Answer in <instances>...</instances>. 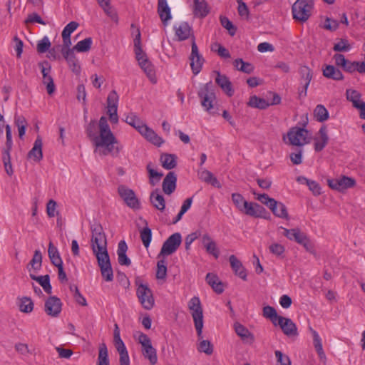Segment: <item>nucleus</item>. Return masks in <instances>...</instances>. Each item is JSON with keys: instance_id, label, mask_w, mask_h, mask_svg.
Masks as SVG:
<instances>
[{"instance_id": "nucleus-27", "label": "nucleus", "mask_w": 365, "mask_h": 365, "mask_svg": "<svg viewBox=\"0 0 365 365\" xmlns=\"http://www.w3.org/2000/svg\"><path fill=\"white\" fill-rule=\"evenodd\" d=\"M42 145L41 138L38 135L32 149L28 153V158L36 162L40 161L43 158Z\"/></svg>"}, {"instance_id": "nucleus-49", "label": "nucleus", "mask_w": 365, "mask_h": 365, "mask_svg": "<svg viewBox=\"0 0 365 365\" xmlns=\"http://www.w3.org/2000/svg\"><path fill=\"white\" fill-rule=\"evenodd\" d=\"M263 316L265 318L269 319L275 326L277 325V321L278 322L280 317L277 315L276 309L269 305L263 308Z\"/></svg>"}, {"instance_id": "nucleus-61", "label": "nucleus", "mask_w": 365, "mask_h": 365, "mask_svg": "<svg viewBox=\"0 0 365 365\" xmlns=\"http://www.w3.org/2000/svg\"><path fill=\"white\" fill-rule=\"evenodd\" d=\"M350 48V44L348 43V41L344 38H341L333 47V50L337 52L348 51Z\"/></svg>"}, {"instance_id": "nucleus-33", "label": "nucleus", "mask_w": 365, "mask_h": 365, "mask_svg": "<svg viewBox=\"0 0 365 365\" xmlns=\"http://www.w3.org/2000/svg\"><path fill=\"white\" fill-rule=\"evenodd\" d=\"M309 329L311 331V333L312 334L314 346L315 348L316 351L318 354V356H319V359L322 361H325L326 360V355H325V353H324V351L323 350L322 339H321L319 335L311 327H309Z\"/></svg>"}, {"instance_id": "nucleus-52", "label": "nucleus", "mask_w": 365, "mask_h": 365, "mask_svg": "<svg viewBox=\"0 0 365 365\" xmlns=\"http://www.w3.org/2000/svg\"><path fill=\"white\" fill-rule=\"evenodd\" d=\"M166 261L164 259H160L157 263L156 278L158 279H164L167 276Z\"/></svg>"}, {"instance_id": "nucleus-4", "label": "nucleus", "mask_w": 365, "mask_h": 365, "mask_svg": "<svg viewBox=\"0 0 365 365\" xmlns=\"http://www.w3.org/2000/svg\"><path fill=\"white\" fill-rule=\"evenodd\" d=\"M189 309H190L193 318L195 327L199 339H202L203 328V312L200 301L198 297H194L189 302Z\"/></svg>"}, {"instance_id": "nucleus-42", "label": "nucleus", "mask_w": 365, "mask_h": 365, "mask_svg": "<svg viewBox=\"0 0 365 365\" xmlns=\"http://www.w3.org/2000/svg\"><path fill=\"white\" fill-rule=\"evenodd\" d=\"M125 121L135 128L138 132L141 130V127H144L145 124L134 113H130L125 118Z\"/></svg>"}, {"instance_id": "nucleus-58", "label": "nucleus", "mask_w": 365, "mask_h": 365, "mask_svg": "<svg viewBox=\"0 0 365 365\" xmlns=\"http://www.w3.org/2000/svg\"><path fill=\"white\" fill-rule=\"evenodd\" d=\"M232 200L237 209L243 212L245 209V202H247L243 196L240 193H233L232 195Z\"/></svg>"}, {"instance_id": "nucleus-41", "label": "nucleus", "mask_w": 365, "mask_h": 365, "mask_svg": "<svg viewBox=\"0 0 365 365\" xmlns=\"http://www.w3.org/2000/svg\"><path fill=\"white\" fill-rule=\"evenodd\" d=\"M233 65L238 71L247 74H250L254 71L253 65L244 61L242 58L235 59L233 62Z\"/></svg>"}, {"instance_id": "nucleus-7", "label": "nucleus", "mask_w": 365, "mask_h": 365, "mask_svg": "<svg viewBox=\"0 0 365 365\" xmlns=\"http://www.w3.org/2000/svg\"><path fill=\"white\" fill-rule=\"evenodd\" d=\"M288 143L294 146H303L310 142L309 131L300 127H292L287 132Z\"/></svg>"}, {"instance_id": "nucleus-62", "label": "nucleus", "mask_w": 365, "mask_h": 365, "mask_svg": "<svg viewBox=\"0 0 365 365\" xmlns=\"http://www.w3.org/2000/svg\"><path fill=\"white\" fill-rule=\"evenodd\" d=\"M15 350L23 356H29L33 354V351L29 349V345L24 343L16 344Z\"/></svg>"}, {"instance_id": "nucleus-46", "label": "nucleus", "mask_w": 365, "mask_h": 365, "mask_svg": "<svg viewBox=\"0 0 365 365\" xmlns=\"http://www.w3.org/2000/svg\"><path fill=\"white\" fill-rule=\"evenodd\" d=\"M146 169L148 170L149 175V182L152 186L155 185L161 179L163 174L162 173H159L154 169L152 168V163H149Z\"/></svg>"}, {"instance_id": "nucleus-35", "label": "nucleus", "mask_w": 365, "mask_h": 365, "mask_svg": "<svg viewBox=\"0 0 365 365\" xmlns=\"http://www.w3.org/2000/svg\"><path fill=\"white\" fill-rule=\"evenodd\" d=\"M282 229H283V235L287 237L290 240H294L297 243H302L303 241V237L306 235L305 233L302 232L299 228H294V229H287L281 227Z\"/></svg>"}, {"instance_id": "nucleus-31", "label": "nucleus", "mask_w": 365, "mask_h": 365, "mask_svg": "<svg viewBox=\"0 0 365 365\" xmlns=\"http://www.w3.org/2000/svg\"><path fill=\"white\" fill-rule=\"evenodd\" d=\"M323 76L334 81H341L344 76L341 71L332 65H326L322 69Z\"/></svg>"}, {"instance_id": "nucleus-64", "label": "nucleus", "mask_w": 365, "mask_h": 365, "mask_svg": "<svg viewBox=\"0 0 365 365\" xmlns=\"http://www.w3.org/2000/svg\"><path fill=\"white\" fill-rule=\"evenodd\" d=\"M43 83L46 86L47 93L49 95H52L55 92L56 87L51 75L43 78Z\"/></svg>"}, {"instance_id": "nucleus-14", "label": "nucleus", "mask_w": 365, "mask_h": 365, "mask_svg": "<svg viewBox=\"0 0 365 365\" xmlns=\"http://www.w3.org/2000/svg\"><path fill=\"white\" fill-rule=\"evenodd\" d=\"M62 309V302L61 299L56 296L49 297L44 304V311L46 314L51 317L59 316Z\"/></svg>"}, {"instance_id": "nucleus-36", "label": "nucleus", "mask_w": 365, "mask_h": 365, "mask_svg": "<svg viewBox=\"0 0 365 365\" xmlns=\"http://www.w3.org/2000/svg\"><path fill=\"white\" fill-rule=\"evenodd\" d=\"M30 277L36 281L43 289L46 293L51 294L52 292V287L50 283V277L48 274L44 276H36L30 273Z\"/></svg>"}, {"instance_id": "nucleus-39", "label": "nucleus", "mask_w": 365, "mask_h": 365, "mask_svg": "<svg viewBox=\"0 0 365 365\" xmlns=\"http://www.w3.org/2000/svg\"><path fill=\"white\" fill-rule=\"evenodd\" d=\"M48 255L51 259V263L55 266H58L63 264L62 259L61 258L59 252L56 247L53 245V244L50 242L48 244Z\"/></svg>"}, {"instance_id": "nucleus-23", "label": "nucleus", "mask_w": 365, "mask_h": 365, "mask_svg": "<svg viewBox=\"0 0 365 365\" xmlns=\"http://www.w3.org/2000/svg\"><path fill=\"white\" fill-rule=\"evenodd\" d=\"M299 73L301 79L304 82L303 89L300 91L299 95L304 93V96H306L308 86L312 78V71L307 66H302L299 67Z\"/></svg>"}, {"instance_id": "nucleus-5", "label": "nucleus", "mask_w": 365, "mask_h": 365, "mask_svg": "<svg viewBox=\"0 0 365 365\" xmlns=\"http://www.w3.org/2000/svg\"><path fill=\"white\" fill-rule=\"evenodd\" d=\"M313 6V0H297L292 8L293 18L301 22L307 21L311 16Z\"/></svg>"}, {"instance_id": "nucleus-47", "label": "nucleus", "mask_w": 365, "mask_h": 365, "mask_svg": "<svg viewBox=\"0 0 365 365\" xmlns=\"http://www.w3.org/2000/svg\"><path fill=\"white\" fill-rule=\"evenodd\" d=\"M346 96L348 101L352 103L353 106L356 107L360 103L364 102L361 100V94L354 89H347Z\"/></svg>"}, {"instance_id": "nucleus-30", "label": "nucleus", "mask_w": 365, "mask_h": 365, "mask_svg": "<svg viewBox=\"0 0 365 365\" xmlns=\"http://www.w3.org/2000/svg\"><path fill=\"white\" fill-rule=\"evenodd\" d=\"M128 246L125 241L121 240L118 245V260L120 265L129 266L131 264L130 259L126 255Z\"/></svg>"}, {"instance_id": "nucleus-2", "label": "nucleus", "mask_w": 365, "mask_h": 365, "mask_svg": "<svg viewBox=\"0 0 365 365\" xmlns=\"http://www.w3.org/2000/svg\"><path fill=\"white\" fill-rule=\"evenodd\" d=\"M98 128L101 132V137L97 138L98 141H96V144L95 145L96 149L103 148V149L102 150H99V152L103 155L112 154L113 156H118L122 147L114 146L118 141L111 132L107 118L105 116L101 117ZM96 151H97V150H96Z\"/></svg>"}, {"instance_id": "nucleus-63", "label": "nucleus", "mask_w": 365, "mask_h": 365, "mask_svg": "<svg viewBox=\"0 0 365 365\" xmlns=\"http://www.w3.org/2000/svg\"><path fill=\"white\" fill-rule=\"evenodd\" d=\"M212 50H215V51H217V54L221 58H230V53L229 51L225 47H224L223 46H222L220 43H215L212 47Z\"/></svg>"}, {"instance_id": "nucleus-19", "label": "nucleus", "mask_w": 365, "mask_h": 365, "mask_svg": "<svg viewBox=\"0 0 365 365\" xmlns=\"http://www.w3.org/2000/svg\"><path fill=\"white\" fill-rule=\"evenodd\" d=\"M177 176L174 172H169L162 184L163 191L166 195H171L176 188Z\"/></svg>"}, {"instance_id": "nucleus-44", "label": "nucleus", "mask_w": 365, "mask_h": 365, "mask_svg": "<svg viewBox=\"0 0 365 365\" xmlns=\"http://www.w3.org/2000/svg\"><path fill=\"white\" fill-rule=\"evenodd\" d=\"M97 365H110L108 349L105 343L99 345Z\"/></svg>"}, {"instance_id": "nucleus-20", "label": "nucleus", "mask_w": 365, "mask_h": 365, "mask_svg": "<svg viewBox=\"0 0 365 365\" xmlns=\"http://www.w3.org/2000/svg\"><path fill=\"white\" fill-rule=\"evenodd\" d=\"M230 266L235 272V275L244 281L247 280V272L245 268L243 267L242 263L234 255H232L229 257Z\"/></svg>"}, {"instance_id": "nucleus-60", "label": "nucleus", "mask_w": 365, "mask_h": 365, "mask_svg": "<svg viewBox=\"0 0 365 365\" xmlns=\"http://www.w3.org/2000/svg\"><path fill=\"white\" fill-rule=\"evenodd\" d=\"M51 45L48 38L44 36L43 39L39 41L37 43V51L40 53H43L49 50Z\"/></svg>"}, {"instance_id": "nucleus-13", "label": "nucleus", "mask_w": 365, "mask_h": 365, "mask_svg": "<svg viewBox=\"0 0 365 365\" xmlns=\"http://www.w3.org/2000/svg\"><path fill=\"white\" fill-rule=\"evenodd\" d=\"M327 183L330 188L341 192L354 187L356 180L352 178L343 175L339 179H328Z\"/></svg>"}, {"instance_id": "nucleus-29", "label": "nucleus", "mask_w": 365, "mask_h": 365, "mask_svg": "<svg viewBox=\"0 0 365 365\" xmlns=\"http://www.w3.org/2000/svg\"><path fill=\"white\" fill-rule=\"evenodd\" d=\"M235 331L236 334L241 338L242 340L247 343L252 344L255 341L254 335L242 324L236 322L234 324Z\"/></svg>"}, {"instance_id": "nucleus-51", "label": "nucleus", "mask_w": 365, "mask_h": 365, "mask_svg": "<svg viewBox=\"0 0 365 365\" xmlns=\"http://www.w3.org/2000/svg\"><path fill=\"white\" fill-rule=\"evenodd\" d=\"M92 44V38L91 37L86 38L80 41L74 46L73 49L78 52H87L91 49Z\"/></svg>"}, {"instance_id": "nucleus-59", "label": "nucleus", "mask_w": 365, "mask_h": 365, "mask_svg": "<svg viewBox=\"0 0 365 365\" xmlns=\"http://www.w3.org/2000/svg\"><path fill=\"white\" fill-rule=\"evenodd\" d=\"M256 198L268 207L269 206H272V208H273L274 206L277 205V200H275L274 198L269 197V195L265 193L257 194Z\"/></svg>"}, {"instance_id": "nucleus-54", "label": "nucleus", "mask_w": 365, "mask_h": 365, "mask_svg": "<svg viewBox=\"0 0 365 365\" xmlns=\"http://www.w3.org/2000/svg\"><path fill=\"white\" fill-rule=\"evenodd\" d=\"M140 236L143 245L145 247H148L152 239L151 230L148 226H146L140 231Z\"/></svg>"}, {"instance_id": "nucleus-16", "label": "nucleus", "mask_w": 365, "mask_h": 365, "mask_svg": "<svg viewBox=\"0 0 365 365\" xmlns=\"http://www.w3.org/2000/svg\"><path fill=\"white\" fill-rule=\"evenodd\" d=\"M329 135L327 133V129L325 125L320 128L317 134L314 138V150L316 152L322 151L329 142Z\"/></svg>"}, {"instance_id": "nucleus-34", "label": "nucleus", "mask_w": 365, "mask_h": 365, "mask_svg": "<svg viewBox=\"0 0 365 365\" xmlns=\"http://www.w3.org/2000/svg\"><path fill=\"white\" fill-rule=\"evenodd\" d=\"M152 205L158 210L163 212L165 208V200L163 195L159 194V190L155 189L150 195Z\"/></svg>"}, {"instance_id": "nucleus-50", "label": "nucleus", "mask_w": 365, "mask_h": 365, "mask_svg": "<svg viewBox=\"0 0 365 365\" xmlns=\"http://www.w3.org/2000/svg\"><path fill=\"white\" fill-rule=\"evenodd\" d=\"M19 309L24 313H30L34 309V303L29 297H22L19 304Z\"/></svg>"}, {"instance_id": "nucleus-38", "label": "nucleus", "mask_w": 365, "mask_h": 365, "mask_svg": "<svg viewBox=\"0 0 365 365\" xmlns=\"http://www.w3.org/2000/svg\"><path fill=\"white\" fill-rule=\"evenodd\" d=\"M97 130L98 125L95 120H91L86 128V134L94 145L96 144V141H98L97 138L101 137V133L98 135ZM99 133L101 132L99 131Z\"/></svg>"}, {"instance_id": "nucleus-1", "label": "nucleus", "mask_w": 365, "mask_h": 365, "mask_svg": "<svg viewBox=\"0 0 365 365\" xmlns=\"http://www.w3.org/2000/svg\"><path fill=\"white\" fill-rule=\"evenodd\" d=\"M91 248L96 255L103 278L107 282L113 279V271L107 250V239L102 225L95 223L91 227Z\"/></svg>"}, {"instance_id": "nucleus-25", "label": "nucleus", "mask_w": 365, "mask_h": 365, "mask_svg": "<svg viewBox=\"0 0 365 365\" xmlns=\"http://www.w3.org/2000/svg\"><path fill=\"white\" fill-rule=\"evenodd\" d=\"M139 133L155 145L160 146L163 143V140L146 125L141 127V130Z\"/></svg>"}, {"instance_id": "nucleus-3", "label": "nucleus", "mask_w": 365, "mask_h": 365, "mask_svg": "<svg viewBox=\"0 0 365 365\" xmlns=\"http://www.w3.org/2000/svg\"><path fill=\"white\" fill-rule=\"evenodd\" d=\"M133 41L135 58L138 61L139 66L143 70L150 81L153 83H155L157 80L154 66L149 61L147 54L143 51L140 41V32L138 28H136V34Z\"/></svg>"}, {"instance_id": "nucleus-11", "label": "nucleus", "mask_w": 365, "mask_h": 365, "mask_svg": "<svg viewBox=\"0 0 365 365\" xmlns=\"http://www.w3.org/2000/svg\"><path fill=\"white\" fill-rule=\"evenodd\" d=\"M118 192L128 207L133 210L140 209V201L132 189L128 188L125 185H120L118 187Z\"/></svg>"}, {"instance_id": "nucleus-15", "label": "nucleus", "mask_w": 365, "mask_h": 365, "mask_svg": "<svg viewBox=\"0 0 365 365\" xmlns=\"http://www.w3.org/2000/svg\"><path fill=\"white\" fill-rule=\"evenodd\" d=\"M277 325H279L283 333L288 336L298 335L297 326L289 318L279 317Z\"/></svg>"}, {"instance_id": "nucleus-18", "label": "nucleus", "mask_w": 365, "mask_h": 365, "mask_svg": "<svg viewBox=\"0 0 365 365\" xmlns=\"http://www.w3.org/2000/svg\"><path fill=\"white\" fill-rule=\"evenodd\" d=\"M243 212L254 217L265 218L264 214L267 213V211L264 207L257 203L245 202Z\"/></svg>"}, {"instance_id": "nucleus-26", "label": "nucleus", "mask_w": 365, "mask_h": 365, "mask_svg": "<svg viewBox=\"0 0 365 365\" xmlns=\"http://www.w3.org/2000/svg\"><path fill=\"white\" fill-rule=\"evenodd\" d=\"M113 341L115 346L120 355V365H130L129 356L123 340L119 338Z\"/></svg>"}, {"instance_id": "nucleus-8", "label": "nucleus", "mask_w": 365, "mask_h": 365, "mask_svg": "<svg viewBox=\"0 0 365 365\" xmlns=\"http://www.w3.org/2000/svg\"><path fill=\"white\" fill-rule=\"evenodd\" d=\"M138 342L141 344V352L150 365H155L158 361L156 349L153 346L150 339L142 332L138 336Z\"/></svg>"}, {"instance_id": "nucleus-55", "label": "nucleus", "mask_w": 365, "mask_h": 365, "mask_svg": "<svg viewBox=\"0 0 365 365\" xmlns=\"http://www.w3.org/2000/svg\"><path fill=\"white\" fill-rule=\"evenodd\" d=\"M220 20L222 26L228 31L230 36H233L237 31V27L226 16H220Z\"/></svg>"}, {"instance_id": "nucleus-22", "label": "nucleus", "mask_w": 365, "mask_h": 365, "mask_svg": "<svg viewBox=\"0 0 365 365\" xmlns=\"http://www.w3.org/2000/svg\"><path fill=\"white\" fill-rule=\"evenodd\" d=\"M216 73V83L228 96H232L234 94V90L232 88V83L229 78L225 75L220 74V73L218 71H217Z\"/></svg>"}, {"instance_id": "nucleus-12", "label": "nucleus", "mask_w": 365, "mask_h": 365, "mask_svg": "<svg viewBox=\"0 0 365 365\" xmlns=\"http://www.w3.org/2000/svg\"><path fill=\"white\" fill-rule=\"evenodd\" d=\"M189 60L190 61V64L192 73L195 75H197L200 72L202 65L205 62V59L199 52L197 46L195 43V36H192V41L191 43V53L189 56Z\"/></svg>"}, {"instance_id": "nucleus-40", "label": "nucleus", "mask_w": 365, "mask_h": 365, "mask_svg": "<svg viewBox=\"0 0 365 365\" xmlns=\"http://www.w3.org/2000/svg\"><path fill=\"white\" fill-rule=\"evenodd\" d=\"M272 206H269V208L273 212V214L282 219H288L289 215L286 206L281 202L277 201V205L272 208Z\"/></svg>"}, {"instance_id": "nucleus-24", "label": "nucleus", "mask_w": 365, "mask_h": 365, "mask_svg": "<svg viewBox=\"0 0 365 365\" xmlns=\"http://www.w3.org/2000/svg\"><path fill=\"white\" fill-rule=\"evenodd\" d=\"M158 13L163 25L166 26L168 21L172 18L170 9L166 0H158Z\"/></svg>"}, {"instance_id": "nucleus-53", "label": "nucleus", "mask_w": 365, "mask_h": 365, "mask_svg": "<svg viewBox=\"0 0 365 365\" xmlns=\"http://www.w3.org/2000/svg\"><path fill=\"white\" fill-rule=\"evenodd\" d=\"M69 289L71 292L73 293V298L75 299L76 302L82 305V306H86L87 302L86 299L82 296V294L80 293L79 289L78 287L75 284H71L69 287Z\"/></svg>"}, {"instance_id": "nucleus-37", "label": "nucleus", "mask_w": 365, "mask_h": 365, "mask_svg": "<svg viewBox=\"0 0 365 365\" xmlns=\"http://www.w3.org/2000/svg\"><path fill=\"white\" fill-rule=\"evenodd\" d=\"M160 160L162 166L167 170H171L177 165V157L174 154L163 153Z\"/></svg>"}, {"instance_id": "nucleus-56", "label": "nucleus", "mask_w": 365, "mask_h": 365, "mask_svg": "<svg viewBox=\"0 0 365 365\" xmlns=\"http://www.w3.org/2000/svg\"><path fill=\"white\" fill-rule=\"evenodd\" d=\"M238 4L237 11L240 17L248 20L250 18V11L247 6L242 0H237Z\"/></svg>"}, {"instance_id": "nucleus-6", "label": "nucleus", "mask_w": 365, "mask_h": 365, "mask_svg": "<svg viewBox=\"0 0 365 365\" xmlns=\"http://www.w3.org/2000/svg\"><path fill=\"white\" fill-rule=\"evenodd\" d=\"M198 96L201 101L202 106L210 113L213 114L214 101L216 99L215 90L211 82L200 87L198 91Z\"/></svg>"}, {"instance_id": "nucleus-48", "label": "nucleus", "mask_w": 365, "mask_h": 365, "mask_svg": "<svg viewBox=\"0 0 365 365\" xmlns=\"http://www.w3.org/2000/svg\"><path fill=\"white\" fill-rule=\"evenodd\" d=\"M314 115L319 122H324L329 118V113L322 105H317L314 110Z\"/></svg>"}, {"instance_id": "nucleus-32", "label": "nucleus", "mask_w": 365, "mask_h": 365, "mask_svg": "<svg viewBox=\"0 0 365 365\" xmlns=\"http://www.w3.org/2000/svg\"><path fill=\"white\" fill-rule=\"evenodd\" d=\"M194 10L193 14L195 16L200 18L205 17L210 12L208 4L205 0H193Z\"/></svg>"}, {"instance_id": "nucleus-57", "label": "nucleus", "mask_w": 365, "mask_h": 365, "mask_svg": "<svg viewBox=\"0 0 365 365\" xmlns=\"http://www.w3.org/2000/svg\"><path fill=\"white\" fill-rule=\"evenodd\" d=\"M197 349L200 352L211 355L213 352V345L209 340H202L198 345Z\"/></svg>"}, {"instance_id": "nucleus-28", "label": "nucleus", "mask_w": 365, "mask_h": 365, "mask_svg": "<svg viewBox=\"0 0 365 365\" xmlns=\"http://www.w3.org/2000/svg\"><path fill=\"white\" fill-rule=\"evenodd\" d=\"M206 281L217 294H222L224 292L225 285L217 274L213 273L207 274Z\"/></svg>"}, {"instance_id": "nucleus-21", "label": "nucleus", "mask_w": 365, "mask_h": 365, "mask_svg": "<svg viewBox=\"0 0 365 365\" xmlns=\"http://www.w3.org/2000/svg\"><path fill=\"white\" fill-rule=\"evenodd\" d=\"M202 242L208 254L212 255L215 259L219 257L220 251L217 247L216 242L208 234L203 235L202 237Z\"/></svg>"}, {"instance_id": "nucleus-10", "label": "nucleus", "mask_w": 365, "mask_h": 365, "mask_svg": "<svg viewBox=\"0 0 365 365\" xmlns=\"http://www.w3.org/2000/svg\"><path fill=\"white\" fill-rule=\"evenodd\" d=\"M182 242V237L179 232L171 235L163 244L158 257L168 256L173 254L180 247Z\"/></svg>"}, {"instance_id": "nucleus-9", "label": "nucleus", "mask_w": 365, "mask_h": 365, "mask_svg": "<svg viewBox=\"0 0 365 365\" xmlns=\"http://www.w3.org/2000/svg\"><path fill=\"white\" fill-rule=\"evenodd\" d=\"M135 284L138 286L136 294L140 304L144 309L147 310L151 309L154 306V298L152 291L148 284H143L140 280H136Z\"/></svg>"}, {"instance_id": "nucleus-45", "label": "nucleus", "mask_w": 365, "mask_h": 365, "mask_svg": "<svg viewBox=\"0 0 365 365\" xmlns=\"http://www.w3.org/2000/svg\"><path fill=\"white\" fill-rule=\"evenodd\" d=\"M42 264V254L40 250H35L33 258L29 263L27 268L29 271H31L29 267H31L34 271H38L41 269Z\"/></svg>"}, {"instance_id": "nucleus-17", "label": "nucleus", "mask_w": 365, "mask_h": 365, "mask_svg": "<svg viewBox=\"0 0 365 365\" xmlns=\"http://www.w3.org/2000/svg\"><path fill=\"white\" fill-rule=\"evenodd\" d=\"M174 30L179 41H185L189 38L192 39V36H194L192 29L187 22H182L178 26H175Z\"/></svg>"}, {"instance_id": "nucleus-43", "label": "nucleus", "mask_w": 365, "mask_h": 365, "mask_svg": "<svg viewBox=\"0 0 365 365\" xmlns=\"http://www.w3.org/2000/svg\"><path fill=\"white\" fill-rule=\"evenodd\" d=\"M247 105L252 108H256L259 109H266L269 106V103L264 98L257 97V96H252L250 98Z\"/></svg>"}]
</instances>
